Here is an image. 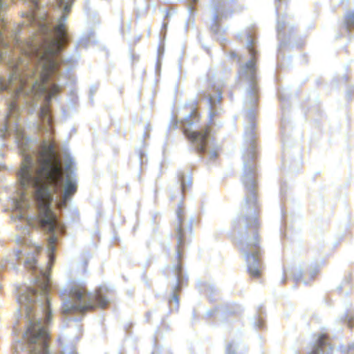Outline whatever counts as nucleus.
<instances>
[{
    "mask_svg": "<svg viewBox=\"0 0 354 354\" xmlns=\"http://www.w3.org/2000/svg\"><path fill=\"white\" fill-rule=\"evenodd\" d=\"M15 131L16 142L23 156L18 175L24 188L20 196L13 201L17 211L16 216L24 218L25 209L35 204L37 213L26 218L29 226L39 227L48 232H53L55 229L62 231L51 205L56 198L59 207H65L67 201L77 192L78 180L73 169L75 161L66 155L63 169L50 140L46 139L38 145L24 136L18 124H15Z\"/></svg>",
    "mask_w": 354,
    "mask_h": 354,
    "instance_id": "f257e3e1",
    "label": "nucleus"
},
{
    "mask_svg": "<svg viewBox=\"0 0 354 354\" xmlns=\"http://www.w3.org/2000/svg\"><path fill=\"white\" fill-rule=\"evenodd\" d=\"M25 264L35 269L36 278L33 284L21 288L17 302L27 319V326L23 339L15 342V353L26 349L29 354H50L48 350L49 331L47 325L52 317L48 286L50 283V266L37 267L34 254L26 257Z\"/></svg>",
    "mask_w": 354,
    "mask_h": 354,
    "instance_id": "f03ea898",
    "label": "nucleus"
},
{
    "mask_svg": "<svg viewBox=\"0 0 354 354\" xmlns=\"http://www.w3.org/2000/svg\"><path fill=\"white\" fill-rule=\"evenodd\" d=\"M254 123L251 122L245 130V138L248 142V154L243 152V183L250 192L243 205V212H246L245 217L240 218L244 227L239 231L238 247L245 257L247 268L250 275L259 277L261 266L258 259L259 236L257 234V218L256 216V195L254 192L255 181L253 178L254 168L250 161L254 158Z\"/></svg>",
    "mask_w": 354,
    "mask_h": 354,
    "instance_id": "7ed1b4c3",
    "label": "nucleus"
},
{
    "mask_svg": "<svg viewBox=\"0 0 354 354\" xmlns=\"http://www.w3.org/2000/svg\"><path fill=\"white\" fill-rule=\"evenodd\" d=\"M62 313H83L95 306L104 307L108 299L100 293L88 292L87 290L80 284H74L69 292V298L63 299Z\"/></svg>",
    "mask_w": 354,
    "mask_h": 354,
    "instance_id": "20e7f679",
    "label": "nucleus"
},
{
    "mask_svg": "<svg viewBox=\"0 0 354 354\" xmlns=\"http://www.w3.org/2000/svg\"><path fill=\"white\" fill-rule=\"evenodd\" d=\"M197 116L196 113L192 112L188 115L183 122V128L185 133L189 140L195 145L197 150L200 152L204 151L205 146L208 141L211 140L209 136V129L205 128L203 131L194 129V124H196Z\"/></svg>",
    "mask_w": 354,
    "mask_h": 354,
    "instance_id": "39448f33",
    "label": "nucleus"
},
{
    "mask_svg": "<svg viewBox=\"0 0 354 354\" xmlns=\"http://www.w3.org/2000/svg\"><path fill=\"white\" fill-rule=\"evenodd\" d=\"M247 45L251 57L248 62L241 66L239 77L241 80L248 82L250 86L248 91V102L253 104L257 99L256 96L257 91L256 85V61L254 58V50L252 48V41H248Z\"/></svg>",
    "mask_w": 354,
    "mask_h": 354,
    "instance_id": "423d86ee",
    "label": "nucleus"
},
{
    "mask_svg": "<svg viewBox=\"0 0 354 354\" xmlns=\"http://www.w3.org/2000/svg\"><path fill=\"white\" fill-rule=\"evenodd\" d=\"M310 354H329L328 352V345L324 335H320L315 340L313 351Z\"/></svg>",
    "mask_w": 354,
    "mask_h": 354,
    "instance_id": "0eeeda50",
    "label": "nucleus"
},
{
    "mask_svg": "<svg viewBox=\"0 0 354 354\" xmlns=\"http://www.w3.org/2000/svg\"><path fill=\"white\" fill-rule=\"evenodd\" d=\"M183 209L181 204H178V210L176 211V215L178 218V223L176 225V230L177 232V244L179 248L181 245L183 244V232H182V222H183Z\"/></svg>",
    "mask_w": 354,
    "mask_h": 354,
    "instance_id": "6e6552de",
    "label": "nucleus"
},
{
    "mask_svg": "<svg viewBox=\"0 0 354 354\" xmlns=\"http://www.w3.org/2000/svg\"><path fill=\"white\" fill-rule=\"evenodd\" d=\"M57 240V237L55 236V234L50 236L48 237V246H47V251H48V257H49V261H53V253L55 250V243Z\"/></svg>",
    "mask_w": 354,
    "mask_h": 354,
    "instance_id": "1a4fd4ad",
    "label": "nucleus"
},
{
    "mask_svg": "<svg viewBox=\"0 0 354 354\" xmlns=\"http://www.w3.org/2000/svg\"><path fill=\"white\" fill-rule=\"evenodd\" d=\"M40 117L44 123V126L50 123L51 118L49 114V110L46 106L40 107Z\"/></svg>",
    "mask_w": 354,
    "mask_h": 354,
    "instance_id": "9d476101",
    "label": "nucleus"
},
{
    "mask_svg": "<svg viewBox=\"0 0 354 354\" xmlns=\"http://www.w3.org/2000/svg\"><path fill=\"white\" fill-rule=\"evenodd\" d=\"M62 354H77L75 346L73 344L63 346Z\"/></svg>",
    "mask_w": 354,
    "mask_h": 354,
    "instance_id": "9b49d317",
    "label": "nucleus"
},
{
    "mask_svg": "<svg viewBox=\"0 0 354 354\" xmlns=\"http://www.w3.org/2000/svg\"><path fill=\"white\" fill-rule=\"evenodd\" d=\"M344 23L348 28L354 24V13L352 12H348L345 15Z\"/></svg>",
    "mask_w": 354,
    "mask_h": 354,
    "instance_id": "f8f14e48",
    "label": "nucleus"
},
{
    "mask_svg": "<svg viewBox=\"0 0 354 354\" xmlns=\"http://www.w3.org/2000/svg\"><path fill=\"white\" fill-rule=\"evenodd\" d=\"M8 261H9V260H8V257L3 259L1 266L3 267H6L8 266V264H10V263H8ZM10 267L12 268H15V263L13 262L10 263Z\"/></svg>",
    "mask_w": 354,
    "mask_h": 354,
    "instance_id": "ddd939ff",
    "label": "nucleus"
},
{
    "mask_svg": "<svg viewBox=\"0 0 354 354\" xmlns=\"http://www.w3.org/2000/svg\"><path fill=\"white\" fill-rule=\"evenodd\" d=\"M21 251L20 250H17L15 251H13L12 254H10V257H15L17 259L19 258L21 255Z\"/></svg>",
    "mask_w": 354,
    "mask_h": 354,
    "instance_id": "4468645a",
    "label": "nucleus"
},
{
    "mask_svg": "<svg viewBox=\"0 0 354 354\" xmlns=\"http://www.w3.org/2000/svg\"><path fill=\"white\" fill-rule=\"evenodd\" d=\"M209 154L210 158H214L217 156V153H216V151H215V150L210 151L209 152Z\"/></svg>",
    "mask_w": 354,
    "mask_h": 354,
    "instance_id": "2eb2a0df",
    "label": "nucleus"
},
{
    "mask_svg": "<svg viewBox=\"0 0 354 354\" xmlns=\"http://www.w3.org/2000/svg\"><path fill=\"white\" fill-rule=\"evenodd\" d=\"M66 292L67 290L65 289V290H62L60 291V295L61 297H64V296H66Z\"/></svg>",
    "mask_w": 354,
    "mask_h": 354,
    "instance_id": "dca6fc26",
    "label": "nucleus"
},
{
    "mask_svg": "<svg viewBox=\"0 0 354 354\" xmlns=\"http://www.w3.org/2000/svg\"><path fill=\"white\" fill-rule=\"evenodd\" d=\"M232 347V344H229L227 347V354H232L230 352V348Z\"/></svg>",
    "mask_w": 354,
    "mask_h": 354,
    "instance_id": "f3484780",
    "label": "nucleus"
},
{
    "mask_svg": "<svg viewBox=\"0 0 354 354\" xmlns=\"http://www.w3.org/2000/svg\"><path fill=\"white\" fill-rule=\"evenodd\" d=\"M172 299L176 302V303H178V297L176 295H174L173 297H172Z\"/></svg>",
    "mask_w": 354,
    "mask_h": 354,
    "instance_id": "a211bd4d",
    "label": "nucleus"
},
{
    "mask_svg": "<svg viewBox=\"0 0 354 354\" xmlns=\"http://www.w3.org/2000/svg\"><path fill=\"white\" fill-rule=\"evenodd\" d=\"M281 29H282V27L280 25L279 21H278L277 30H278L279 32H280Z\"/></svg>",
    "mask_w": 354,
    "mask_h": 354,
    "instance_id": "6ab92c4d",
    "label": "nucleus"
},
{
    "mask_svg": "<svg viewBox=\"0 0 354 354\" xmlns=\"http://www.w3.org/2000/svg\"><path fill=\"white\" fill-rule=\"evenodd\" d=\"M209 102H210V104H211V106H212L214 105V102H213L212 97H210V99H209Z\"/></svg>",
    "mask_w": 354,
    "mask_h": 354,
    "instance_id": "aec40b11",
    "label": "nucleus"
},
{
    "mask_svg": "<svg viewBox=\"0 0 354 354\" xmlns=\"http://www.w3.org/2000/svg\"><path fill=\"white\" fill-rule=\"evenodd\" d=\"M182 189L184 190L185 189V183H182Z\"/></svg>",
    "mask_w": 354,
    "mask_h": 354,
    "instance_id": "412c9836",
    "label": "nucleus"
},
{
    "mask_svg": "<svg viewBox=\"0 0 354 354\" xmlns=\"http://www.w3.org/2000/svg\"><path fill=\"white\" fill-rule=\"evenodd\" d=\"M24 234H26L27 233H28V231L26 229H24Z\"/></svg>",
    "mask_w": 354,
    "mask_h": 354,
    "instance_id": "4be33fe9",
    "label": "nucleus"
},
{
    "mask_svg": "<svg viewBox=\"0 0 354 354\" xmlns=\"http://www.w3.org/2000/svg\"><path fill=\"white\" fill-rule=\"evenodd\" d=\"M176 270L178 272H180V266H178L177 268H176Z\"/></svg>",
    "mask_w": 354,
    "mask_h": 354,
    "instance_id": "5701e85b",
    "label": "nucleus"
},
{
    "mask_svg": "<svg viewBox=\"0 0 354 354\" xmlns=\"http://www.w3.org/2000/svg\"><path fill=\"white\" fill-rule=\"evenodd\" d=\"M59 81L60 82V84H64V82H61L59 79Z\"/></svg>",
    "mask_w": 354,
    "mask_h": 354,
    "instance_id": "b1692460",
    "label": "nucleus"
},
{
    "mask_svg": "<svg viewBox=\"0 0 354 354\" xmlns=\"http://www.w3.org/2000/svg\"><path fill=\"white\" fill-rule=\"evenodd\" d=\"M194 2H196L197 0H192Z\"/></svg>",
    "mask_w": 354,
    "mask_h": 354,
    "instance_id": "393cba45",
    "label": "nucleus"
}]
</instances>
